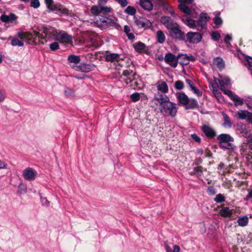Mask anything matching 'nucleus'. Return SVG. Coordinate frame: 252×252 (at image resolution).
I'll return each mask as SVG.
<instances>
[{
	"label": "nucleus",
	"instance_id": "b1692460",
	"mask_svg": "<svg viewBox=\"0 0 252 252\" xmlns=\"http://www.w3.org/2000/svg\"><path fill=\"white\" fill-rule=\"evenodd\" d=\"M17 36L21 39L26 41L29 44L32 39V34L30 32H19L17 33Z\"/></svg>",
	"mask_w": 252,
	"mask_h": 252
},
{
	"label": "nucleus",
	"instance_id": "37998d69",
	"mask_svg": "<svg viewBox=\"0 0 252 252\" xmlns=\"http://www.w3.org/2000/svg\"><path fill=\"white\" fill-rule=\"evenodd\" d=\"M11 43L13 46H18L19 47H21L24 45L23 42L22 41L19 40L16 38H13L11 40Z\"/></svg>",
	"mask_w": 252,
	"mask_h": 252
},
{
	"label": "nucleus",
	"instance_id": "58836bf2",
	"mask_svg": "<svg viewBox=\"0 0 252 252\" xmlns=\"http://www.w3.org/2000/svg\"><path fill=\"white\" fill-rule=\"evenodd\" d=\"M230 83V79L225 77L222 79H221L220 83V89L221 90H223V89H225L226 86L229 85Z\"/></svg>",
	"mask_w": 252,
	"mask_h": 252
},
{
	"label": "nucleus",
	"instance_id": "f03ea898",
	"mask_svg": "<svg viewBox=\"0 0 252 252\" xmlns=\"http://www.w3.org/2000/svg\"><path fill=\"white\" fill-rule=\"evenodd\" d=\"M217 140L219 141V146L221 150L232 152L236 148L233 144L234 138L229 134H220L218 136Z\"/></svg>",
	"mask_w": 252,
	"mask_h": 252
},
{
	"label": "nucleus",
	"instance_id": "20e7f679",
	"mask_svg": "<svg viewBox=\"0 0 252 252\" xmlns=\"http://www.w3.org/2000/svg\"><path fill=\"white\" fill-rule=\"evenodd\" d=\"M46 33L49 35L51 34L56 40L61 43L69 44L72 42V36L68 34L63 31H61L59 32L56 29L51 28Z\"/></svg>",
	"mask_w": 252,
	"mask_h": 252
},
{
	"label": "nucleus",
	"instance_id": "5fc2aeb1",
	"mask_svg": "<svg viewBox=\"0 0 252 252\" xmlns=\"http://www.w3.org/2000/svg\"><path fill=\"white\" fill-rule=\"evenodd\" d=\"M191 90L198 96H200L202 94V92L195 86L191 87Z\"/></svg>",
	"mask_w": 252,
	"mask_h": 252
},
{
	"label": "nucleus",
	"instance_id": "4be33fe9",
	"mask_svg": "<svg viewBox=\"0 0 252 252\" xmlns=\"http://www.w3.org/2000/svg\"><path fill=\"white\" fill-rule=\"evenodd\" d=\"M139 4L142 8L148 11L152 10L153 5L151 0H140Z\"/></svg>",
	"mask_w": 252,
	"mask_h": 252
},
{
	"label": "nucleus",
	"instance_id": "3c124183",
	"mask_svg": "<svg viewBox=\"0 0 252 252\" xmlns=\"http://www.w3.org/2000/svg\"><path fill=\"white\" fill-rule=\"evenodd\" d=\"M130 98L133 102H136L140 99V95L137 93H135L130 95Z\"/></svg>",
	"mask_w": 252,
	"mask_h": 252
},
{
	"label": "nucleus",
	"instance_id": "de8ad7c7",
	"mask_svg": "<svg viewBox=\"0 0 252 252\" xmlns=\"http://www.w3.org/2000/svg\"><path fill=\"white\" fill-rule=\"evenodd\" d=\"M49 48L51 51H56L60 48L59 44L57 42H54L49 44Z\"/></svg>",
	"mask_w": 252,
	"mask_h": 252
},
{
	"label": "nucleus",
	"instance_id": "ddd939ff",
	"mask_svg": "<svg viewBox=\"0 0 252 252\" xmlns=\"http://www.w3.org/2000/svg\"><path fill=\"white\" fill-rule=\"evenodd\" d=\"M180 57V54L175 56L171 53H168L165 54L164 57L165 62L169 64L171 66L175 68L177 67L179 63V59Z\"/></svg>",
	"mask_w": 252,
	"mask_h": 252
},
{
	"label": "nucleus",
	"instance_id": "680f3d73",
	"mask_svg": "<svg viewBox=\"0 0 252 252\" xmlns=\"http://www.w3.org/2000/svg\"><path fill=\"white\" fill-rule=\"evenodd\" d=\"M246 121L249 123L252 124V113L249 112Z\"/></svg>",
	"mask_w": 252,
	"mask_h": 252
},
{
	"label": "nucleus",
	"instance_id": "338daca9",
	"mask_svg": "<svg viewBox=\"0 0 252 252\" xmlns=\"http://www.w3.org/2000/svg\"><path fill=\"white\" fill-rule=\"evenodd\" d=\"M248 139V144L250 148L252 150V135H251L249 136Z\"/></svg>",
	"mask_w": 252,
	"mask_h": 252
},
{
	"label": "nucleus",
	"instance_id": "13d9d810",
	"mask_svg": "<svg viewBox=\"0 0 252 252\" xmlns=\"http://www.w3.org/2000/svg\"><path fill=\"white\" fill-rule=\"evenodd\" d=\"M225 94H227L230 98H232V96L233 95H234L235 94H234L232 91L230 90H226L225 89H223V90H222Z\"/></svg>",
	"mask_w": 252,
	"mask_h": 252
},
{
	"label": "nucleus",
	"instance_id": "f704fd0d",
	"mask_svg": "<svg viewBox=\"0 0 252 252\" xmlns=\"http://www.w3.org/2000/svg\"><path fill=\"white\" fill-rule=\"evenodd\" d=\"M23 177L26 180H32V168H28L24 170Z\"/></svg>",
	"mask_w": 252,
	"mask_h": 252
},
{
	"label": "nucleus",
	"instance_id": "f3484780",
	"mask_svg": "<svg viewBox=\"0 0 252 252\" xmlns=\"http://www.w3.org/2000/svg\"><path fill=\"white\" fill-rule=\"evenodd\" d=\"M187 16L188 15H186V16L181 17V19L183 23L190 29H197V28L196 25V22L193 19V18L190 16L189 17H188Z\"/></svg>",
	"mask_w": 252,
	"mask_h": 252
},
{
	"label": "nucleus",
	"instance_id": "dca6fc26",
	"mask_svg": "<svg viewBox=\"0 0 252 252\" xmlns=\"http://www.w3.org/2000/svg\"><path fill=\"white\" fill-rule=\"evenodd\" d=\"M106 54L105 56V60L107 62H110L111 63L119 62L121 60H123V59L121 58L120 54L117 53H112L108 51H107Z\"/></svg>",
	"mask_w": 252,
	"mask_h": 252
},
{
	"label": "nucleus",
	"instance_id": "1a4fd4ad",
	"mask_svg": "<svg viewBox=\"0 0 252 252\" xmlns=\"http://www.w3.org/2000/svg\"><path fill=\"white\" fill-rule=\"evenodd\" d=\"M170 100L169 97L165 94L158 92L155 94L152 99V102L156 105H159L160 107L168 102Z\"/></svg>",
	"mask_w": 252,
	"mask_h": 252
},
{
	"label": "nucleus",
	"instance_id": "69168bd1",
	"mask_svg": "<svg viewBox=\"0 0 252 252\" xmlns=\"http://www.w3.org/2000/svg\"><path fill=\"white\" fill-rule=\"evenodd\" d=\"M124 32L126 33V34L127 35V34L130 33V27L127 26V25H126L124 27Z\"/></svg>",
	"mask_w": 252,
	"mask_h": 252
},
{
	"label": "nucleus",
	"instance_id": "864d4df0",
	"mask_svg": "<svg viewBox=\"0 0 252 252\" xmlns=\"http://www.w3.org/2000/svg\"><path fill=\"white\" fill-rule=\"evenodd\" d=\"M64 93L66 96H70L73 94L74 91L73 90L70 88H66V89L64 90Z\"/></svg>",
	"mask_w": 252,
	"mask_h": 252
},
{
	"label": "nucleus",
	"instance_id": "f8f14e48",
	"mask_svg": "<svg viewBox=\"0 0 252 252\" xmlns=\"http://www.w3.org/2000/svg\"><path fill=\"white\" fill-rule=\"evenodd\" d=\"M186 37L187 38L186 41L190 43L197 44L201 41L202 36L199 32H189L186 34Z\"/></svg>",
	"mask_w": 252,
	"mask_h": 252
},
{
	"label": "nucleus",
	"instance_id": "a18cd8bd",
	"mask_svg": "<svg viewBox=\"0 0 252 252\" xmlns=\"http://www.w3.org/2000/svg\"><path fill=\"white\" fill-rule=\"evenodd\" d=\"M27 187L26 185L23 183L20 184L18 188V192L20 194L24 193L26 192Z\"/></svg>",
	"mask_w": 252,
	"mask_h": 252
},
{
	"label": "nucleus",
	"instance_id": "6e6d98bb",
	"mask_svg": "<svg viewBox=\"0 0 252 252\" xmlns=\"http://www.w3.org/2000/svg\"><path fill=\"white\" fill-rule=\"evenodd\" d=\"M191 138L197 143H200L201 142V138L198 136L196 134H192L190 135Z\"/></svg>",
	"mask_w": 252,
	"mask_h": 252
},
{
	"label": "nucleus",
	"instance_id": "a211bd4d",
	"mask_svg": "<svg viewBox=\"0 0 252 252\" xmlns=\"http://www.w3.org/2000/svg\"><path fill=\"white\" fill-rule=\"evenodd\" d=\"M201 129L208 138H213L216 135V132L214 129L208 125H203Z\"/></svg>",
	"mask_w": 252,
	"mask_h": 252
},
{
	"label": "nucleus",
	"instance_id": "c756f323",
	"mask_svg": "<svg viewBox=\"0 0 252 252\" xmlns=\"http://www.w3.org/2000/svg\"><path fill=\"white\" fill-rule=\"evenodd\" d=\"M38 195L40 197V202L42 206L48 207L50 206V202L48 201L47 198L43 195L40 191L38 192Z\"/></svg>",
	"mask_w": 252,
	"mask_h": 252
},
{
	"label": "nucleus",
	"instance_id": "7c9ffc66",
	"mask_svg": "<svg viewBox=\"0 0 252 252\" xmlns=\"http://www.w3.org/2000/svg\"><path fill=\"white\" fill-rule=\"evenodd\" d=\"M67 60L69 63L77 64L80 63L81 59L79 56L70 55L68 56Z\"/></svg>",
	"mask_w": 252,
	"mask_h": 252
},
{
	"label": "nucleus",
	"instance_id": "e433bc0d",
	"mask_svg": "<svg viewBox=\"0 0 252 252\" xmlns=\"http://www.w3.org/2000/svg\"><path fill=\"white\" fill-rule=\"evenodd\" d=\"M203 173L202 167L201 166H198L194 167L191 173V175H196L197 177H199L202 176Z\"/></svg>",
	"mask_w": 252,
	"mask_h": 252
},
{
	"label": "nucleus",
	"instance_id": "0eeeda50",
	"mask_svg": "<svg viewBox=\"0 0 252 252\" xmlns=\"http://www.w3.org/2000/svg\"><path fill=\"white\" fill-rule=\"evenodd\" d=\"M47 9L56 13L67 14L68 10L64 6L59 3H54L53 0H44Z\"/></svg>",
	"mask_w": 252,
	"mask_h": 252
},
{
	"label": "nucleus",
	"instance_id": "ea45409f",
	"mask_svg": "<svg viewBox=\"0 0 252 252\" xmlns=\"http://www.w3.org/2000/svg\"><path fill=\"white\" fill-rule=\"evenodd\" d=\"M213 21L216 26L219 28L222 23V20L220 16V14H217L213 19Z\"/></svg>",
	"mask_w": 252,
	"mask_h": 252
},
{
	"label": "nucleus",
	"instance_id": "603ef678",
	"mask_svg": "<svg viewBox=\"0 0 252 252\" xmlns=\"http://www.w3.org/2000/svg\"><path fill=\"white\" fill-rule=\"evenodd\" d=\"M246 60L249 64V70H250V73L252 76V58L248 56L246 57Z\"/></svg>",
	"mask_w": 252,
	"mask_h": 252
},
{
	"label": "nucleus",
	"instance_id": "6e6552de",
	"mask_svg": "<svg viewBox=\"0 0 252 252\" xmlns=\"http://www.w3.org/2000/svg\"><path fill=\"white\" fill-rule=\"evenodd\" d=\"M170 36L176 41H186V35L179 24L169 31Z\"/></svg>",
	"mask_w": 252,
	"mask_h": 252
},
{
	"label": "nucleus",
	"instance_id": "c03bdc74",
	"mask_svg": "<svg viewBox=\"0 0 252 252\" xmlns=\"http://www.w3.org/2000/svg\"><path fill=\"white\" fill-rule=\"evenodd\" d=\"M197 101L194 99H189V103L186 105V108L188 109H192L197 105Z\"/></svg>",
	"mask_w": 252,
	"mask_h": 252
},
{
	"label": "nucleus",
	"instance_id": "79ce46f5",
	"mask_svg": "<svg viewBox=\"0 0 252 252\" xmlns=\"http://www.w3.org/2000/svg\"><path fill=\"white\" fill-rule=\"evenodd\" d=\"M214 201L218 203L224 202L225 201V197L223 194L219 193L216 196Z\"/></svg>",
	"mask_w": 252,
	"mask_h": 252
},
{
	"label": "nucleus",
	"instance_id": "c9c22d12",
	"mask_svg": "<svg viewBox=\"0 0 252 252\" xmlns=\"http://www.w3.org/2000/svg\"><path fill=\"white\" fill-rule=\"evenodd\" d=\"M133 47L135 50L138 52L144 50L146 47V45L144 43L139 41L136 42L133 45Z\"/></svg>",
	"mask_w": 252,
	"mask_h": 252
},
{
	"label": "nucleus",
	"instance_id": "052dcab7",
	"mask_svg": "<svg viewBox=\"0 0 252 252\" xmlns=\"http://www.w3.org/2000/svg\"><path fill=\"white\" fill-rule=\"evenodd\" d=\"M252 198V189L249 191L248 194L246 196L244 200L247 201L250 199Z\"/></svg>",
	"mask_w": 252,
	"mask_h": 252
},
{
	"label": "nucleus",
	"instance_id": "c85d7f7f",
	"mask_svg": "<svg viewBox=\"0 0 252 252\" xmlns=\"http://www.w3.org/2000/svg\"><path fill=\"white\" fill-rule=\"evenodd\" d=\"M222 115L223 116V123L222 125L224 127H231L232 126V123L229 116L224 112L222 113Z\"/></svg>",
	"mask_w": 252,
	"mask_h": 252
},
{
	"label": "nucleus",
	"instance_id": "393cba45",
	"mask_svg": "<svg viewBox=\"0 0 252 252\" xmlns=\"http://www.w3.org/2000/svg\"><path fill=\"white\" fill-rule=\"evenodd\" d=\"M177 99L178 101L184 106L187 105L189 101V99L184 93H180L177 96Z\"/></svg>",
	"mask_w": 252,
	"mask_h": 252
},
{
	"label": "nucleus",
	"instance_id": "9d476101",
	"mask_svg": "<svg viewBox=\"0 0 252 252\" xmlns=\"http://www.w3.org/2000/svg\"><path fill=\"white\" fill-rule=\"evenodd\" d=\"M134 22L138 28L144 30L152 29L153 28V25L150 21L142 17H140L138 18H134Z\"/></svg>",
	"mask_w": 252,
	"mask_h": 252
},
{
	"label": "nucleus",
	"instance_id": "f257e3e1",
	"mask_svg": "<svg viewBox=\"0 0 252 252\" xmlns=\"http://www.w3.org/2000/svg\"><path fill=\"white\" fill-rule=\"evenodd\" d=\"M179 9L184 14L192 18H196L198 13L195 11L196 5L193 4L194 0H178Z\"/></svg>",
	"mask_w": 252,
	"mask_h": 252
},
{
	"label": "nucleus",
	"instance_id": "473e14b6",
	"mask_svg": "<svg viewBox=\"0 0 252 252\" xmlns=\"http://www.w3.org/2000/svg\"><path fill=\"white\" fill-rule=\"evenodd\" d=\"M157 41L159 43H163L165 41V36L161 30L158 31L157 32Z\"/></svg>",
	"mask_w": 252,
	"mask_h": 252
},
{
	"label": "nucleus",
	"instance_id": "49530a36",
	"mask_svg": "<svg viewBox=\"0 0 252 252\" xmlns=\"http://www.w3.org/2000/svg\"><path fill=\"white\" fill-rule=\"evenodd\" d=\"M184 84L183 81L178 80L175 83V88L177 90H181L183 89Z\"/></svg>",
	"mask_w": 252,
	"mask_h": 252
},
{
	"label": "nucleus",
	"instance_id": "412c9836",
	"mask_svg": "<svg viewBox=\"0 0 252 252\" xmlns=\"http://www.w3.org/2000/svg\"><path fill=\"white\" fill-rule=\"evenodd\" d=\"M157 90L162 94H166L168 92L169 89L167 83L163 81H159L156 84Z\"/></svg>",
	"mask_w": 252,
	"mask_h": 252
},
{
	"label": "nucleus",
	"instance_id": "4c0bfd02",
	"mask_svg": "<svg viewBox=\"0 0 252 252\" xmlns=\"http://www.w3.org/2000/svg\"><path fill=\"white\" fill-rule=\"evenodd\" d=\"M136 9L132 6H128L125 10L124 12L130 16H133L136 13Z\"/></svg>",
	"mask_w": 252,
	"mask_h": 252
},
{
	"label": "nucleus",
	"instance_id": "9b49d317",
	"mask_svg": "<svg viewBox=\"0 0 252 252\" xmlns=\"http://www.w3.org/2000/svg\"><path fill=\"white\" fill-rule=\"evenodd\" d=\"M210 16L207 13L202 12L200 14L199 18L196 21L197 26L198 28L197 30L198 31L206 29L207 28V23Z\"/></svg>",
	"mask_w": 252,
	"mask_h": 252
},
{
	"label": "nucleus",
	"instance_id": "bb28decb",
	"mask_svg": "<svg viewBox=\"0 0 252 252\" xmlns=\"http://www.w3.org/2000/svg\"><path fill=\"white\" fill-rule=\"evenodd\" d=\"M237 222L240 226H245L249 222L248 217L247 216H240L237 220Z\"/></svg>",
	"mask_w": 252,
	"mask_h": 252
},
{
	"label": "nucleus",
	"instance_id": "bf43d9fd",
	"mask_svg": "<svg viewBox=\"0 0 252 252\" xmlns=\"http://www.w3.org/2000/svg\"><path fill=\"white\" fill-rule=\"evenodd\" d=\"M40 6L39 0H32V7L37 8Z\"/></svg>",
	"mask_w": 252,
	"mask_h": 252
},
{
	"label": "nucleus",
	"instance_id": "774afa93",
	"mask_svg": "<svg viewBox=\"0 0 252 252\" xmlns=\"http://www.w3.org/2000/svg\"><path fill=\"white\" fill-rule=\"evenodd\" d=\"M180 248V247L176 245L173 246V252H179Z\"/></svg>",
	"mask_w": 252,
	"mask_h": 252
},
{
	"label": "nucleus",
	"instance_id": "7ed1b4c3",
	"mask_svg": "<svg viewBox=\"0 0 252 252\" xmlns=\"http://www.w3.org/2000/svg\"><path fill=\"white\" fill-rule=\"evenodd\" d=\"M94 16L97 17L95 19L94 23L99 28H105L117 24L118 19L115 16L107 17L106 15L103 14L95 15Z\"/></svg>",
	"mask_w": 252,
	"mask_h": 252
},
{
	"label": "nucleus",
	"instance_id": "cd10ccee",
	"mask_svg": "<svg viewBox=\"0 0 252 252\" xmlns=\"http://www.w3.org/2000/svg\"><path fill=\"white\" fill-rule=\"evenodd\" d=\"M249 112L248 110H240L237 112L236 117L240 120H246Z\"/></svg>",
	"mask_w": 252,
	"mask_h": 252
},
{
	"label": "nucleus",
	"instance_id": "4468645a",
	"mask_svg": "<svg viewBox=\"0 0 252 252\" xmlns=\"http://www.w3.org/2000/svg\"><path fill=\"white\" fill-rule=\"evenodd\" d=\"M96 65L92 63H82L74 68L76 71L84 73H88L95 69Z\"/></svg>",
	"mask_w": 252,
	"mask_h": 252
},
{
	"label": "nucleus",
	"instance_id": "8fccbe9b",
	"mask_svg": "<svg viewBox=\"0 0 252 252\" xmlns=\"http://www.w3.org/2000/svg\"><path fill=\"white\" fill-rule=\"evenodd\" d=\"M207 192L209 195H214L216 193V189L213 186L208 188Z\"/></svg>",
	"mask_w": 252,
	"mask_h": 252
},
{
	"label": "nucleus",
	"instance_id": "423d86ee",
	"mask_svg": "<svg viewBox=\"0 0 252 252\" xmlns=\"http://www.w3.org/2000/svg\"><path fill=\"white\" fill-rule=\"evenodd\" d=\"M159 110L162 115L173 118L177 114L178 107L175 102L169 100L163 106L159 107Z\"/></svg>",
	"mask_w": 252,
	"mask_h": 252
},
{
	"label": "nucleus",
	"instance_id": "2f4dec72",
	"mask_svg": "<svg viewBox=\"0 0 252 252\" xmlns=\"http://www.w3.org/2000/svg\"><path fill=\"white\" fill-rule=\"evenodd\" d=\"M231 99L234 102L235 106L242 105L244 104V99L236 94L233 95Z\"/></svg>",
	"mask_w": 252,
	"mask_h": 252
},
{
	"label": "nucleus",
	"instance_id": "0e129e2a",
	"mask_svg": "<svg viewBox=\"0 0 252 252\" xmlns=\"http://www.w3.org/2000/svg\"><path fill=\"white\" fill-rule=\"evenodd\" d=\"M202 162V159L201 158H196L195 160V162L193 164L195 165H198Z\"/></svg>",
	"mask_w": 252,
	"mask_h": 252
},
{
	"label": "nucleus",
	"instance_id": "2eb2a0df",
	"mask_svg": "<svg viewBox=\"0 0 252 252\" xmlns=\"http://www.w3.org/2000/svg\"><path fill=\"white\" fill-rule=\"evenodd\" d=\"M161 23L170 31L175 27L177 26L178 24L175 22L170 17L162 16L160 19Z\"/></svg>",
	"mask_w": 252,
	"mask_h": 252
},
{
	"label": "nucleus",
	"instance_id": "6ab92c4d",
	"mask_svg": "<svg viewBox=\"0 0 252 252\" xmlns=\"http://www.w3.org/2000/svg\"><path fill=\"white\" fill-rule=\"evenodd\" d=\"M17 19V16L13 13H10L9 15L3 14L0 17V20L5 23H13Z\"/></svg>",
	"mask_w": 252,
	"mask_h": 252
},
{
	"label": "nucleus",
	"instance_id": "a19ab883",
	"mask_svg": "<svg viewBox=\"0 0 252 252\" xmlns=\"http://www.w3.org/2000/svg\"><path fill=\"white\" fill-rule=\"evenodd\" d=\"M214 94L219 102H222L224 101L223 96L219 90H214Z\"/></svg>",
	"mask_w": 252,
	"mask_h": 252
},
{
	"label": "nucleus",
	"instance_id": "e2e57ef3",
	"mask_svg": "<svg viewBox=\"0 0 252 252\" xmlns=\"http://www.w3.org/2000/svg\"><path fill=\"white\" fill-rule=\"evenodd\" d=\"M232 40V37H231V35H229V34H226L225 37H224V43H225L226 44H228L227 43V41L228 40Z\"/></svg>",
	"mask_w": 252,
	"mask_h": 252
},
{
	"label": "nucleus",
	"instance_id": "aec40b11",
	"mask_svg": "<svg viewBox=\"0 0 252 252\" xmlns=\"http://www.w3.org/2000/svg\"><path fill=\"white\" fill-rule=\"evenodd\" d=\"M236 131L241 134L243 136H246L249 132V129L246 125L242 123H238L236 125Z\"/></svg>",
	"mask_w": 252,
	"mask_h": 252
},
{
	"label": "nucleus",
	"instance_id": "a878e982",
	"mask_svg": "<svg viewBox=\"0 0 252 252\" xmlns=\"http://www.w3.org/2000/svg\"><path fill=\"white\" fill-rule=\"evenodd\" d=\"M220 216L223 218H230L232 214V210L227 207H223L220 210Z\"/></svg>",
	"mask_w": 252,
	"mask_h": 252
},
{
	"label": "nucleus",
	"instance_id": "09e8293b",
	"mask_svg": "<svg viewBox=\"0 0 252 252\" xmlns=\"http://www.w3.org/2000/svg\"><path fill=\"white\" fill-rule=\"evenodd\" d=\"M211 36L213 40L218 41L220 37V35L218 32H214L211 33Z\"/></svg>",
	"mask_w": 252,
	"mask_h": 252
},
{
	"label": "nucleus",
	"instance_id": "39448f33",
	"mask_svg": "<svg viewBox=\"0 0 252 252\" xmlns=\"http://www.w3.org/2000/svg\"><path fill=\"white\" fill-rule=\"evenodd\" d=\"M108 0H98L97 4L93 6L91 8L92 15H107L113 11L112 8L110 6H106L105 4Z\"/></svg>",
	"mask_w": 252,
	"mask_h": 252
},
{
	"label": "nucleus",
	"instance_id": "5701e85b",
	"mask_svg": "<svg viewBox=\"0 0 252 252\" xmlns=\"http://www.w3.org/2000/svg\"><path fill=\"white\" fill-rule=\"evenodd\" d=\"M213 64L216 66L220 70H222L225 66L224 62L220 57L215 58L213 61Z\"/></svg>",
	"mask_w": 252,
	"mask_h": 252
},
{
	"label": "nucleus",
	"instance_id": "72a5a7b5",
	"mask_svg": "<svg viewBox=\"0 0 252 252\" xmlns=\"http://www.w3.org/2000/svg\"><path fill=\"white\" fill-rule=\"evenodd\" d=\"M180 57L179 59L180 60V63L184 65H188L189 63V61H188V55L187 54H180Z\"/></svg>",
	"mask_w": 252,
	"mask_h": 252
},
{
	"label": "nucleus",
	"instance_id": "4d7b16f0",
	"mask_svg": "<svg viewBox=\"0 0 252 252\" xmlns=\"http://www.w3.org/2000/svg\"><path fill=\"white\" fill-rule=\"evenodd\" d=\"M117 1L122 7H125L127 5V1L126 0H115Z\"/></svg>",
	"mask_w": 252,
	"mask_h": 252
}]
</instances>
